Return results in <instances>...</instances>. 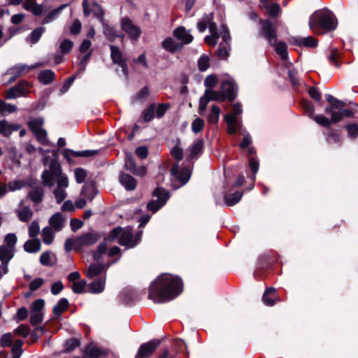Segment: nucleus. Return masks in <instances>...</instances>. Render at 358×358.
<instances>
[{
    "mask_svg": "<svg viewBox=\"0 0 358 358\" xmlns=\"http://www.w3.org/2000/svg\"><path fill=\"white\" fill-rule=\"evenodd\" d=\"M182 289V281L179 277L164 273L150 285L148 297L155 303H164L177 297Z\"/></svg>",
    "mask_w": 358,
    "mask_h": 358,
    "instance_id": "f257e3e1",
    "label": "nucleus"
},
{
    "mask_svg": "<svg viewBox=\"0 0 358 358\" xmlns=\"http://www.w3.org/2000/svg\"><path fill=\"white\" fill-rule=\"evenodd\" d=\"M42 183L49 188L57 185L53 191L57 203H62L67 196L66 189L69 187V182L67 176L62 172L59 164L55 161H51L49 169L45 170L41 175Z\"/></svg>",
    "mask_w": 358,
    "mask_h": 358,
    "instance_id": "f03ea898",
    "label": "nucleus"
},
{
    "mask_svg": "<svg viewBox=\"0 0 358 358\" xmlns=\"http://www.w3.org/2000/svg\"><path fill=\"white\" fill-rule=\"evenodd\" d=\"M141 236V234L138 233L136 234L135 239H134L130 228L123 229L121 227H117L113 229L107 238H106L103 243L99 245L97 250L94 252V259L96 260L99 259L101 255L106 252L108 241H113L117 238H119L120 244L127 247V248H131L138 244Z\"/></svg>",
    "mask_w": 358,
    "mask_h": 358,
    "instance_id": "7ed1b4c3",
    "label": "nucleus"
},
{
    "mask_svg": "<svg viewBox=\"0 0 358 358\" xmlns=\"http://www.w3.org/2000/svg\"><path fill=\"white\" fill-rule=\"evenodd\" d=\"M309 27L315 33L319 29L334 30L337 27V20L332 12L329 10H317L309 18Z\"/></svg>",
    "mask_w": 358,
    "mask_h": 358,
    "instance_id": "20e7f679",
    "label": "nucleus"
},
{
    "mask_svg": "<svg viewBox=\"0 0 358 358\" xmlns=\"http://www.w3.org/2000/svg\"><path fill=\"white\" fill-rule=\"evenodd\" d=\"M261 34L268 40L271 45L275 46V52L280 56L281 59L285 61L286 66L288 67L290 63L287 61L288 58L287 45L284 42L277 43L275 27L269 20L262 21Z\"/></svg>",
    "mask_w": 358,
    "mask_h": 358,
    "instance_id": "39448f33",
    "label": "nucleus"
},
{
    "mask_svg": "<svg viewBox=\"0 0 358 358\" xmlns=\"http://www.w3.org/2000/svg\"><path fill=\"white\" fill-rule=\"evenodd\" d=\"M345 103L340 102L332 106H327L325 108V113L330 115L332 123H337L341 121L344 117H350L353 113L351 109L345 108Z\"/></svg>",
    "mask_w": 358,
    "mask_h": 358,
    "instance_id": "423d86ee",
    "label": "nucleus"
},
{
    "mask_svg": "<svg viewBox=\"0 0 358 358\" xmlns=\"http://www.w3.org/2000/svg\"><path fill=\"white\" fill-rule=\"evenodd\" d=\"M171 185L176 189L185 185L189 180L191 172L189 169L184 168L179 171L178 164H176L171 169Z\"/></svg>",
    "mask_w": 358,
    "mask_h": 358,
    "instance_id": "0eeeda50",
    "label": "nucleus"
},
{
    "mask_svg": "<svg viewBox=\"0 0 358 358\" xmlns=\"http://www.w3.org/2000/svg\"><path fill=\"white\" fill-rule=\"evenodd\" d=\"M44 120L41 117H37L29 120L28 125L31 131L33 132L37 140L43 145H50L47 138L46 131L42 128Z\"/></svg>",
    "mask_w": 358,
    "mask_h": 358,
    "instance_id": "6e6552de",
    "label": "nucleus"
},
{
    "mask_svg": "<svg viewBox=\"0 0 358 358\" xmlns=\"http://www.w3.org/2000/svg\"><path fill=\"white\" fill-rule=\"evenodd\" d=\"M28 187L31 189L28 192L27 198L33 203V206L36 208V210H38L37 206L43 201L45 190L36 180H30Z\"/></svg>",
    "mask_w": 358,
    "mask_h": 358,
    "instance_id": "1a4fd4ad",
    "label": "nucleus"
},
{
    "mask_svg": "<svg viewBox=\"0 0 358 358\" xmlns=\"http://www.w3.org/2000/svg\"><path fill=\"white\" fill-rule=\"evenodd\" d=\"M242 113L241 105L235 103L233 106L232 113L224 116V120L227 124V131L230 134H234L238 131V128L241 127V123L239 122L237 116Z\"/></svg>",
    "mask_w": 358,
    "mask_h": 358,
    "instance_id": "9d476101",
    "label": "nucleus"
},
{
    "mask_svg": "<svg viewBox=\"0 0 358 358\" xmlns=\"http://www.w3.org/2000/svg\"><path fill=\"white\" fill-rule=\"evenodd\" d=\"M153 194L157 199L150 201L147 208L152 213H155L166 203L169 198V193L163 188H157Z\"/></svg>",
    "mask_w": 358,
    "mask_h": 358,
    "instance_id": "9b49d317",
    "label": "nucleus"
},
{
    "mask_svg": "<svg viewBox=\"0 0 358 358\" xmlns=\"http://www.w3.org/2000/svg\"><path fill=\"white\" fill-rule=\"evenodd\" d=\"M220 34L222 37V41L220 43L219 48L217 50V55L221 59H226L229 55V51L230 49L229 43L231 41L229 31L226 25L223 24L221 26Z\"/></svg>",
    "mask_w": 358,
    "mask_h": 358,
    "instance_id": "f8f14e48",
    "label": "nucleus"
},
{
    "mask_svg": "<svg viewBox=\"0 0 358 358\" xmlns=\"http://www.w3.org/2000/svg\"><path fill=\"white\" fill-rule=\"evenodd\" d=\"M121 29L125 31L132 40H138L141 36V29L136 26L128 17L121 20Z\"/></svg>",
    "mask_w": 358,
    "mask_h": 358,
    "instance_id": "ddd939ff",
    "label": "nucleus"
},
{
    "mask_svg": "<svg viewBox=\"0 0 358 358\" xmlns=\"http://www.w3.org/2000/svg\"><path fill=\"white\" fill-rule=\"evenodd\" d=\"M40 66L41 64L38 63H36L31 66H28L26 64H17L8 71L7 73L11 76V78H10L9 81L12 82L17 78L21 76L26 75L32 69L38 68Z\"/></svg>",
    "mask_w": 358,
    "mask_h": 358,
    "instance_id": "4468645a",
    "label": "nucleus"
},
{
    "mask_svg": "<svg viewBox=\"0 0 358 358\" xmlns=\"http://www.w3.org/2000/svg\"><path fill=\"white\" fill-rule=\"evenodd\" d=\"M92 8H90L88 0L83 1V13L85 16H89L92 13L94 15L99 19L102 23L103 22L104 11L101 6L99 5L96 1L92 3Z\"/></svg>",
    "mask_w": 358,
    "mask_h": 358,
    "instance_id": "2eb2a0df",
    "label": "nucleus"
},
{
    "mask_svg": "<svg viewBox=\"0 0 358 358\" xmlns=\"http://www.w3.org/2000/svg\"><path fill=\"white\" fill-rule=\"evenodd\" d=\"M100 236L96 233L89 232L83 234L76 238V246L80 250L85 246H90L96 243Z\"/></svg>",
    "mask_w": 358,
    "mask_h": 358,
    "instance_id": "dca6fc26",
    "label": "nucleus"
},
{
    "mask_svg": "<svg viewBox=\"0 0 358 358\" xmlns=\"http://www.w3.org/2000/svg\"><path fill=\"white\" fill-rule=\"evenodd\" d=\"M29 88V83L24 80L20 81L17 85L9 89L6 92L5 97L7 99H12L21 96H24L27 94Z\"/></svg>",
    "mask_w": 358,
    "mask_h": 358,
    "instance_id": "f3484780",
    "label": "nucleus"
},
{
    "mask_svg": "<svg viewBox=\"0 0 358 358\" xmlns=\"http://www.w3.org/2000/svg\"><path fill=\"white\" fill-rule=\"evenodd\" d=\"M110 57L113 63L118 64L121 68L124 76H127V66L126 61L120 48L115 45H110Z\"/></svg>",
    "mask_w": 358,
    "mask_h": 358,
    "instance_id": "a211bd4d",
    "label": "nucleus"
},
{
    "mask_svg": "<svg viewBox=\"0 0 358 358\" xmlns=\"http://www.w3.org/2000/svg\"><path fill=\"white\" fill-rule=\"evenodd\" d=\"M220 90L225 95V98L229 101H233L235 99L236 93V85L231 78H227L222 80Z\"/></svg>",
    "mask_w": 358,
    "mask_h": 358,
    "instance_id": "6ab92c4d",
    "label": "nucleus"
},
{
    "mask_svg": "<svg viewBox=\"0 0 358 358\" xmlns=\"http://www.w3.org/2000/svg\"><path fill=\"white\" fill-rule=\"evenodd\" d=\"M159 344V340H152L142 344L138 349L136 357L145 358L150 356Z\"/></svg>",
    "mask_w": 358,
    "mask_h": 358,
    "instance_id": "aec40b11",
    "label": "nucleus"
},
{
    "mask_svg": "<svg viewBox=\"0 0 358 358\" xmlns=\"http://www.w3.org/2000/svg\"><path fill=\"white\" fill-rule=\"evenodd\" d=\"M124 168L136 176H143L146 173V169L145 166L137 167L136 166L134 159L131 153L126 154Z\"/></svg>",
    "mask_w": 358,
    "mask_h": 358,
    "instance_id": "412c9836",
    "label": "nucleus"
},
{
    "mask_svg": "<svg viewBox=\"0 0 358 358\" xmlns=\"http://www.w3.org/2000/svg\"><path fill=\"white\" fill-rule=\"evenodd\" d=\"M66 219L62 215V213L57 212L53 214L48 220L49 226L50 227L55 231L59 232L61 231L65 224H66Z\"/></svg>",
    "mask_w": 358,
    "mask_h": 358,
    "instance_id": "4be33fe9",
    "label": "nucleus"
},
{
    "mask_svg": "<svg viewBox=\"0 0 358 358\" xmlns=\"http://www.w3.org/2000/svg\"><path fill=\"white\" fill-rule=\"evenodd\" d=\"M173 36L180 41L181 44L187 45L193 41V36L190 34L189 30H187L184 27L181 26L176 28L173 31Z\"/></svg>",
    "mask_w": 358,
    "mask_h": 358,
    "instance_id": "5701e85b",
    "label": "nucleus"
},
{
    "mask_svg": "<svg viewBox=\"0 0 358 358\" xmlns=\"http://www.w3.org/2000/svg\"><path fill=\"white\" fill-rule=\"evenodd\" d=\"M289 43L294 45L307 48H313L317 44V41L312 36H308L306 38L292 37L289 39Z\"/></svg>",
    "mask_w": 358,
    "mask_h": 358,
    "instance_id": "b1692460",
    "label": "nucleus"
},
{
    "mask_svg": "<svg viewBox=\"0 0 358 358\" xmlns=\"http://www.w3.org/2000/svg\"><path fill=\"white\" fill-rule=\"evenodd\" d=\"M103 32L109 41H114L117 38H120L122 41L124 39V35L121 32L104 22H103Z\"/></svg>",
    "mask_w": 358,
    "mask_h": 358,
    "instance_id": "393cba45",
    "label": "nucleus"
},
{
    "mask_svg": "<svg viewBox=\"0 0 358 358\" xmlns=\"http://www.w3.org/2000/svg\"><path fill=\"white\" fill-rule=\"evenodd\" d=\"M20 206H21L22 208L15 210V213L17 215L18 219L24 222H29L33 216V212L29 206H24L23 201H20Z\"/></svg>",
    "mask_w": 358,
    "mask_h": 358,
    "instance_id": "a878e982",
    "label": "nucleus"
},
{
    "mask_svg": "<svg viewBox=\"0 0 358 358\" xmlns=\"http://www.w3.org/2000/svg\"><path fill=\"white\" fill-rule=\"evenodd\" d=\"M15 250L7 246H0V261L1 264L8 266L9 262L15 255Z\"/></svg>",
    "mask_w": 358,
    "mask_h": 358,
    "instance_id": "bb28decb",
    "label": "nucleus"
},
{
    "mask_svg": "<svg viewBox=\"0 0 358 358\" xmlns=\"http://www.w3.org/2000/svg\"><path fill=\"white\" fill-rule=\"evenodd\" d=\"M23 8L31 12L36 16L41 15L43 12V6L41 4H38L34 0H27L23 3Z\"/></svg>",
    "mask_w": 358,
    "mask_h": 358,
    "instance_id": "cd10ccee",
    "label": "nucleus"
},
{
    "mask_svg": "<svg viewBox=\"0 0 358 358\" xmlns=\"http://www.w3.org/2000/svg\"><path fill=\"white\" fill-rule=\"evenodd\" d=\"M119 180L127 190H134L136 187V180L129 174L121 173L119 177Z\"/></svg>",
    "mask_w": 358,
    "mask_h": 358,
    "instance_id": "c85d7f7f",
    "label": "nucleus"
},
{
    "mask_svg": "<svg viewBox=\"0 0 358 358\" xmlns=\"http://www.w3.org/2000/svg\"><path fill=\"white\" fill-rule=\"evenodd\" d=\"M162 47L170 52H175L182 50V44L175 41L171 37H169L163 41Z\"/></svg>",
    "mask_w": 358,
    "mask_h": 358,
    "instance_id": "c756f323",
    "label": "nucleus"
},
{
    "mask_svg": "<svg viewBox=\"0 0 358 358\" xmlns=\"http://www.w3.org/2000/svg\"><path fill=\"white\" fill-rule=\"evenodd\" d=\"M276 298L277 295L275 289L269 287L265 290L262 296V300L266 305L271 306L275 303Z\"/></svg>",
    "mask_w": 358,
    "mask_h": 358,
    "instance_id": "7c9ffc66",
    "label": "nucleus"
},
{
    "mask_svg": "<svg viewBox=\"0 0 358 358\" xmlns=\"http://www.w3.org/2000/svg\"><path fill=\"white\" fill-rule=\"evenodd\" d=\"M213 14H205L202 18L197 22L196 27L200 32H203L207 27H210L211 24H215L213 22Z\"/></svg>",
    "mask_w": 358,
    "mask_h": 358,
    "instance_id": "2f4dec72",
    "label": "nucleus"
},
{
    "mask_svg": "<svg viewBox=\"0 0 358 358\" xmlns=\"http://www.w3.org/2000/svg\"><path fill=\"white\" fill-rule=\"evenodd\" d=\"M105 285L106 278H99L89 285V292L92 294L101 293L105 289Z\"/></svg>",
    "mask_w": 358,
    "mask_h": 358,
    "instance_id": "473e14b6",
    "label": "nucleus"
},
{
    "mask_svg": "<svg viewBox=\"0 0 358 358\" xmlns=\"http://www.w3.org/2000/svg\"><path fill=\"white\" fill-rule=\"evenodd\" d=\"M248 155L250 156L249 158V166H250V168L253 173V176H252L250 177V179L252 181H255V174L257 173V171L259 170V162L255 157H252V155L255 152L253 148H251V147L248 148Z\"/></svg>",
    "mask_w": 358,
    "mask_h": 358,
    "instance_id": "72a5a7b5",
    "label": "nucleus"
},
{
    "mask_svg": "<svg viewBox=\"0 0 358 358\" xmlns=\"http://www.w3.org/2000/svg\"><path fill=\"white\" fill-rule=\"evenodd\" d=\"M209 31L211 34L205 37V42L208 45L214 46L216 45L217 38H219L216 24H211L209 27Z\"/></svg>",
    "mask_w": 358,
    "mask_h": 358,
    "instance_id": "f704fd0d",
    "label": "nucleus"
},
{
    "mask_svg": "<svg viewBox=\"0 0 358 358\" xmlns=\"http://www.w3.org/2000/svg\"><path fill=\"white\" fill-rule=\"evenodd\" d=\"M30 180L27 181L21 179H15L13 180H10L8 183V189L9 192H15L17 190H20L24 187H28Z\"/></svg>",
    "mask_w": 358,
    "mask_h": 358,
    "instance_id": "c9c22d12",
    "label": "nucleus"
},
{
    "mask_svg": "<svg viewBox=\"0 0 358 358\" xmlns=\"http://www.w3.org/2000/svg\"><path fill=\"white\" fill-rule=\"evenodd\" d=\"M56 231H55L50 227H45L42 229L41 237L43 242L45 245H50L55 238Z\"/></svg>",
    "mask_w": 358,
    "mask_h": 358,
    "instance_id": "e433bc0d",
    "label": "nucleus"
},
{
    "mask_svg": "<svg viewBox=\"0 0 358 358\" xmlns=\"http://www.w3.org/2000/svg\"><path fill=\"white\" fill-rule=\"evenodd\" d=\"M41 245V241L38 238L28 240L24 245V249L27 252L34 253L40 250Z\"/></svg>",
    "mask_w": 358,
    "mask_h": 358,
    "instance_id": "4c0bfd02",
    "label": "nucleus"
},
{
    "mask_svg": "<svg viewBox=\"0 0 358 358\" xmlns=\"http://www.w3.org/2000/svg\"><path fill=\"white\" fill-rule=\"evenodd\" d=\"M19 127L17 124H9L6 120L0 121V134L9 136L13 131H17Z\"/></svg>",
    "mask_w": 358,
    "mask_h": 358,
    "instance_id": "58836bf2",
    "label": "nucleus"
},
{
    "mask_svg": "<svg viewBox=\"0 0 358 358\" xmlns=\"http://www.w3.org/2000/svg\"><path fill=\"white\" fill-rule=\"evenodd\" d=\"M66 7V5H62L59 6L58 8L53 9L51 10L43 20L42 24H46L48 23H50L53 22L55 20H56L62 10Z\"/></svg>",
    "mask_w": 358,
    "mask_h": 358,
    "instance_id": "ea45409f",
    "label": "nucleus"
},
{
    "mask_svg": "<svg viewBox=\"0 0 358 358\" xmlns=\"http://www.w3.org/2000/svg\"><path fill=\"white\" fill-rule=\"evenodd\" d=\"M55 77V74L52 70H44L39 73L38 80L44 85H48L52 83Z\"/></svg>",
    "mask_w": 358,
    "mask_h": 358,
    "instance_id": "a19ab883",
    "label": "nucleus"
},
{
    "mask_svg": "<svg viewBox=\"0 0 358 358\" xmlns=\"http://www.w3.org/2000/svg\"><path fill=\"white\" fill-rule=\"evenodd\" d=\"M104 270V266L101 264H91L86 272V275L89 278H92L101 274Z\"/></svg>",
    "mask_w": 358,
    "mask_h": 358,
    "instance_id": "79ce46f5",
    "label": "nucleus"
},
{
    "mask_svg": "<svg viewBox=\"0 0 358 358\" xmlns=\"http://www.w3.org/2000/svg\"><path fill=\"white\" fill-rule=\"evenodd\" d=\"M205 94L209 100L223 101L226 99L225 95L222 91H215L213 89H206Z\"/></svg>",
    "mask_w": 358,
    "mask_h": 358,
    "instance_id": "37998d69",
    "label": "nucleus"
},
{
    "mask_svg": "<svg viewBox=\"0 0 358 358\" xmlns=\"http://www.w3.org/2000/svg\"><path fill=\"white\" fill-rule=\"evenodd\" d=\"M156 104L151 103L142 113V117L146 122L152 121L155 117Z\"/></svg>",
    "mask_w": 358,
    "mask_h": 358,
    "instance_id": "c03bdc74",
    "label": "nucleus"
},
{
    "mask_svg": "<svg viewBox=\"0 0 358 358\" xmlns=\"http://www.w3.org/2000/svg\"><path fill=\"white\" fill-rule=\"evenodd\" d=\"M242 196L243 193L240 192L226 195L224 196L225 203L229 206H232L236 204L241 200Z\"/></svg>",
    "mask_w": 358,
    "mask_h": 358,
    "instance_id": "a18cd8bd",
    "label": "nucleus"
},
{
    "mask_svg": "<svg viewBox=\"0 0 358 358\" xmlns=\"http://www.w3.org/2000/svg\"><path fill=\"white\" fill-rule=\"evenodd\" d=\"M69 301L66 299L62 298L61 299L57 304L53 308V313L55 315H60L63 312H64L69 307Z\"/></svg>",
    "mask_w": 358,
    "mask_h": 358,
    "instance_id": "49530a36",
    "label": "nucleus"
},
{
    "mask_svg": "<svg viewBox=\"0 0 358 358\" xmlns=\"http://www.w3.org/2000/svg\"><path fill=\"white\" fill-rule=\"evenodd\" d=\"M326 140L329 144L341 145L343 142V137L338 132L332 131L327 134Z\"/></svg>",
    "mask_w": 358,
    "mask_h": 358,
    "instance_id": "de8ad7c7",
    "label": "nucleus"
},
{
    "mask_svg": "<svg viewBox=\"0 0 358 358\" xmlns=\"http://www.w3.org/2000/svg\"><path fill=\"white\" fill-rule=\"evenodd\" d=\"M23 341L17 340L14 342L11 347L12 358H20L22 354Z\"/></svg>",
    "mask_w": 358,
    "mask_h": 358,
    "instance_id": "09e8293b",
    "label": "nucleus"
},
{
    "mask_svg": "<svg viewBox=\"0 0 358 358\" xmlns=\"http://www.w3.org/2000/svg\"><path fill=\"white\" fill-rule=\"evenodd\" d=\"M45 31V28L40 27L35 29L29 36V41L32 43H36L41 38L42 34Z\"/></svg>",
    "mask_w": 358,
    "mask_h": 358,
    "instance_id": "8fccbe9b",
    "label": "nucleus"
},
{
    "mask_svg": "<svg viewBox=\"0 0 358 358\" xmlns=\"http://www.w3.org/2000/svg\"><path fill=\"white\" fill-rule=\"evenodd\" d=\"M203 146V142L202 140L195 141L190 148L189 157L192 159L196 157V155L202 151Z\"/></svg>",
    "mask_w": 358,
    "mask_h": 358,
    "instance_id": "3c124183",
    "label": "nucleus"
},
{
    "mask_svg": "<svg viewBox=\"0 0 358 358\" xmlns=\"http://www.w3.org/2000/svg\"><path fill=\"white\" fill-rule=\"evenodd\" d=\"M220 110L218 106L213 105L208 117V121L211 124H216L219 120Z\"/></svg>",
    "mask_w": 358,
    "mask_h": 358,
    "instance_id": "603ef678",
    "label": "nucleus"
},
{
    "mask_svg": "<svg viewBox=\"0 0 358 358\" xmlns=\"http://www.w3.org/2000/svg\"><path fill=\"white\" fill-rule=\"evenodd\" d=\"M238 131H239V133L241 135H243L244 136L243 139V141L241 142V143L240 145L241 148L242 149L247 148L249 146V145L251 143V142H252L251 136L245 131V129H242V126H241V127L238 128Z\"/></svg>",
    "mask_w": 358,
    "mask_h": 358,
    "instance_id": "864d4df0",
    "label": "nucleus"
},
{
    "mask_svg": "<svg viewBox=\"0 0 358 358\" xmlns=\"http://www.w3.org/2000/svg\"><path fill=\"white\" fill-rule=\"evenodd\" d=\"M17 238L15 234L10 233L6 235L4 237V244L3 246H7L10 248H13L15 250V244L17 243Z\"/></svg>",
    "mask_w": 358,
    "mask_h": 358,
    "instance_id": "5fc2aeb1",
    "label": "nucleus"
},
{
    "mask_svg": "<svg viewBox=\"0 0 358 358\" xmlns=\"http://www.w3.org/2000/svg\"><path fill=\"white\" fill-rule=\"evenodd\" d=\"M345 129L348 131V137L355 139L358 136V125L356 123H350L346 124Z\"/></svg>",
    "mask_w": 358,
    "mask_h": 358,
    "instance_id": "6e6d98bb",
    "label": "nucleus"
},
{
    "mask_svg": "<svg viewBox=\"0 0 358 358\" xmlns=\"http://www.w3.org/2000/svg\"><path fill=\"white\" fill-rule=\"evenodd\" d=\"M87 282L84 280L76 281L71 285L72 291L75 294H82L86 287Z\"/></svg>",
    "mask_w": 358,
    "mask_h": 358,
    "instance_id": "4d7b16f0",
    "label": "nucleus"
},
{
    "mask_svg": "<svg viewBox=\"0 0 358 358\" xmlns=\"http://www.w3.org/2000/svg\"><path fill=\"white\" fill-rule=\"evenodd\" d=\"M312 119H313L318 124L324 127H329L332 123L331 119L329 120L322 115H314L312 117Z\"/></svg>",
    "mask_w": 358,
    "mask_h": 358,
    "instance_id": "13d9d810",
    "label": "nucleus"
},
{
    "mask_svg": "<svg viewBox=\"0 0 358 358\" xmlns=\"http://www.w3.org/2000/svg\"><path fill=\"white\" fill-rule=\"evenodd\" d=\"M85 352L87 355L90 358H99L101 355L100 350L93 345H87Z\"/></svg>",
    "mask_w": 358,
    "mask_h": 358,
    "instance_id": "bf43d9fd",
    "label": "nucleus"
},
{
    "mask_svg": "<svg viewBox=\"0 0 358 358\" xmlns=\"http://www.w3.org/2000/svg\"><path fill=\"white\" fill-rule=\"evenodd\" d=\"M169 107L170 105L168 103H159V105L156 106L155 117L159 119L162 117Z\"/></svg>",
    "mask_w": 358,
    "mask_h": 358,
    "instance_id": "052dcab7",
    "label": "nucleus"
},
{
    "mask_svg": "<svg viewBox=\"0 0 358 358\" xmlns=\"http://www.w3.org/2000/svg\"><path fill=\"white\" fill-rule=\"evenodd\" d=\"M218 81L219 80L217 76L210 75L206 78L204 85L206 89H212L218 83Z\"/></svg>",
    "mask_w": 358,
    "mask_h": 358,
    "instance_id": "680f3d73",
    "label": "nucleus"
},
{
    "mask_svg": "<svg viewBox=\"0 0 358 358\" xmlns=\"http://www.w3.org/2000/svg\"><path fill=\"white\" fill-rule=\"evenodd\" d=\"M73 43L69 39L63 40L59 45V50L62 53H68L73 48Z\"/></svg>",
    "mask_w": 358,
    "mask_h": 358,
    "instance_id": "e2e57ef3",
    "label": "nucleus"
},
{
    "mask_svg": "<svg viewBox=\"0 0 358 358\" xmlns=\"http://www.w3.org/2000/svg\"><path fill=\"white\" fill-rule=\"evenodd\" d=\"M15 110V106L10 103H7L5 101L0 99V113H12Z\"/></svg>",
    "mask_w": 358,
    "mask_h": 358,
    "instance_id": "0e129e2a",
    "label": "nucleus"
},
{
    "mask_svg": "<svg viewBox=\"0 0 358 358\" xmlns=\"http://www.w3.org/2000/svg\"><path fill=\"white\" fill-rule=\"evenodd\" d=\"M13 336L11 333H7L1 336L0 344L2 347H8L13 345Z\"/></svg>",
    "mask_w": 358,
    "mask_h": 358,
    "instance_id": "69168bd1",
    "label": "nucleus"
},
{
    "mask_svg": "<svg viewBox=\"0 0 358 358\" xmlns=\"http://www.w3.org/2000/svg\"><path fill=\"white\" fill-rule=\"evenodd\" d=\"M204 127V121L197 117L192 123V130L194 133L197 134L200 132Z\"/></svg>",
    "mask_w": 358,
    "mask_h": 358,
    "instance_id": "338daca9",
    "label": "nucleus"
},
{
    "mask_svg": "<svg viewBox=\"0 0 358 358\" xmlns=\"http://www.w3.org/2000/svg\"><path fill=\"white\" fill-rule=\"evenodd\" d=\"M75 178L78 183H82L85 181L87 177L86 171L81 168H77L74 171Z\"/></svg>",
    "mask_w": 358,
    "mask_h": 358,
    "instance_id": "774afa93",
    "label": "nucleus"
}]
</instances>
